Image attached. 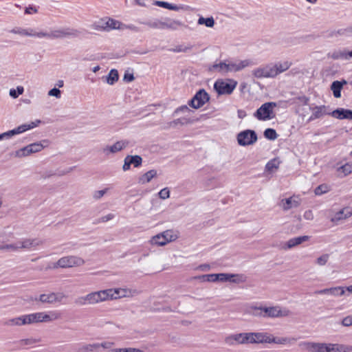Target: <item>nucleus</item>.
I'll return each instance as SVG.
<instances>
[{"label": "nucleus", "mask_w": 352, "mask_h": 352, "mask_svg": "<svg viewBox=\"0 0 352 352\" xmlns=\"http://www.w3.org/2000/svg\"><path fill=\"white\" fill-rule=\"evenodd\" d=\"M251 64L252 61L250 60H226L219 63H214L210 67V70L216 71L221 74H226L228 73L239 72Z\"/></svg>", "instance_id": "nucleus-1"}, {"label": "nucleus", "mask_w": 352, "mask_h": 352, "mask_svg": "<svg viewBox=\"0 0 352 352\" xmlns=\"http://www.w3.org/2000/svg\"><path fill=\"white\" fill-rule=\"evenodd\" d=\"M86 296L88 304H96L108 299H116L120 297L119 289H111L92 292Z\"/></svg>", "instance_id": "nucleus-2"}, {"label": "nucleus", "mask_w": 352, "mask_h": 352, "mask_svg": "<svg viewBox=\"0 0 352 352\" xmlns=\"http://www.w3.org/2000/svg\"><path fill=\"white\" fill-rule=\"evenodd\" d=\"M80 34V32L77 30L67 28H63V29H59V30H55L52 31L50 33L40 32L38 35V38L45 37V38H48L54 39V38H66V37L76 38V37L79 36Z\"/></svg>", "instance_id": "nucleus-3"}, {"label": "nucleus", "mask_w": 352, "mask_h": 352, "mask_svg": "<svg viewBox=\"0 0 352 352\" xmlns=\"http://www.w3.org/2000/svg\"><path fill=\"white\" fill-rule=\"evenodd\" d=\"M237 85V82L232 79H218L214 83V89L219 96L231 94Z\"/></svg>", "instance_id": "nucleus-4"}, {"label": "nucleus", "mask_w": 352, "mask_h": 352, "mask_svg": "<svg viewBox=\"0 0 352 352\" xmlns=\"http://www.w3.org/2000/svg\"><path fill=\"white\" fill-rule=\"evenodd\" d=\"M277 104L274 102H267L263 104L254 113V116L258 120H269L274 118V108Z\"/></svg>", "instance_id": "nucleus-5"}, {"label": "nucleus", "mask_w": 352, "mask_h": 352, "mask_svg": "<svg viewBox=\"0 0 352 352\" xmlns=\"http://www.w3.org/2000/svg\"><path fill=\"white\" fill-rule=\"evenodd\" d=\"M39 123H41V120H36L34 122H31L30 124H21L14 129L1 133L0 140H2L3 139H9L15 135H18L28 130L32 129L37 126Z\"/></svg>", "instance_id": "nucleus-6"}, {"label": "nucleus", "mask_w": 352, "mask_h": 352, "mask_svg": "<svg viewBox=\"0 0 352 352\" xmlns=\"http://www.w3.org/2000/svg\"><path fill=\"white\" fill-rule=\"evenodd\" d=\"M210 100V96L204 89H200L188 101V104L197 109L203 107Z\"/></svg>", "instance_id": "nucleus-7"}, {"label": "nucleus", "mask_w": 352, "mask_h": 352, "mask_svg": "<svg viewBox=\"0 0 352 352\" xmlns=\"http://www.w3.org/2000/svg\"><path fill=\"white\" fill-rule=\"evenodd\" d=\"M237 142L240 146H245L252 145L257 141V134L252 129H246L238 133Z\"/></svg>", "instance_id": "nucleus-8"}, {"label": "nucleus", "mask_w": 352, "mask_h": 352, "mask_svg": "<svg viewBox=\"0 0 352 352\" xmlns=\"http://www.w3.org/2000/svg\"><path fill=\"white\" fill-rule=\"evenodd\" d=\"M85 263L84 260L76 256H68L60 258L55 264L54 267L62 268L80 266Z\"/></svg>", "instance_id": "nucleus-9"}, {"label": "nucleus", "mask_w": 352, "mask_h": 352, "mask_svg": "<svg viewBox=\"0 0 352 352\" xmlns=\"http://www.w3.org/2000/svg\"><path fill=\"white\" fill-rule=\"evenodd\" d=\"M231 282V283H239L242 282V276L235 274H212V282Z\"/></svg>", "instance_id": "nucleus-10"}, {"label": "nucleus", "mask_w": 352, "mask_h": 352, "mask_svg": "<svg viewBox=\"0 0 352 352\" xmlns=\"http://www.w3.org/2000/svg\"><path fill=\"white\" fill-rule=\"evenodd\" d=\"M234 340L239 344H252V332L251 333H241L232 335L226 338V343L232 344V341Z\"/></svg>", "instance_id": "nucleus-11"}, {"label": "nucleus", "mask_w": 352, "mask_h": 352, "mask_svg": "<svg viewBox=\"0 0 352 352\" xmlns=\"http://www.w3.org/2000/svg\"><path fill=\"white\" fill-rule=\"evenodd\" d=\"M252 73L256 78H274L271 63L257 67Z\"/></svg>", "instance_id": "nucleus-12"}, {"label": "nucleus", "mask_w": 352, "mask_h": 352, "mask_svg": "<svg viewBox=\"0 0 352 352\" xmlns=\"http://www.w3.org/2000/svg\"><path fill=\"white\" fill-rule=\"evenodd\" d=\"M264 318H278L289 315V310H281L279 307H263Z\"/></svg>", "instance_id": "nucleus-13"}, {"label": "nucleus", "mask_w": 352, "mask_h": 352, "mask_svg": "<svg viewBox=\"0 0 352 352\" xmlns=\"http://www.w3.org/2000/svg\"><path fill=\"white\" fill-rule=\"evenodd\" d=\"M305 346L310 352H327L328 344L319 342H304L300 346Z\"/></svg>", "instance_id": "nucleus-14"}, {"label": "nucleus", "mask_w": 352, "mask_h": 352, "mask_svg": "<svg viewBox=\"0 0 352 352\" xmlns=\"http://www.w3.org/2000/svg\"><path fill=\"white\" fill-rule=\"evenodd\" d=\"M155 6L166 8L170 10L179 11V10H188L190 8L186 5H175L170 3L166 1H155L153 3Z\"/></svg>", "instance_id": "nucleus-15"}, {"label": "nucleus", "mask_w": 352, "mask_h": 352, "mask_svg": "<svg viewBox=\"0 0 352 352\" xmlns=\"http://www.w3.org/2000/svg\"><path fill=\"white\" fill-rule=\"evenodd\" d=\"M328 114L339 120H352V110L351 109L338 108Z\"/></svg>", "instance_id": "nucleus-16"}, {"label": "nucleus", "mask_w": 352, "mask_h": 352, "mask_svg": "<svg viewBox=\"0 0 352 352\" xmlns=\"http://www.w3.org/2000/svg\"><path fill=\"white\" fill-rule=\"evenodd\" d=\"M129 142L126 140L118 141L112 146H107L105 148H104L103 153L106 155H108L109 153H116L122 151L123 148L127 146Z\"/></svg>", "instance_id": "nucleus-17"}, {"label": "nucleus", "mask_w": 352, "mask_h": 352, "mask_svg": "<svg viewBox=\"0 0 352 352\" xmlns=\"http://www.w3.org/2000/svg\"><path fill=\"white\" fill-rule=\"evenodd\" d=\"M64 296L60 293H50L49 294H41L39 296V300L43 303L52 304L56 302H60Z\"/></svg>", "instance_id": "nucleus-18"}, {"label": "nucleus", "mask_w": 352, "mask_h": 352, "mask_svg": "<svg viewBox=\"0 0 352 352\" xmlns=\"http://www.w3.org/2000/svg\"><path fill=\"white\" fill-rule=\"evenodd\" d=\"M271 64L274 78L278 74L287 71L292 65V63L289 61L277 62L275 63H272Z\"/></svg>", "instance_id": "nucleus-19"}, {"label": "nucleus", "mask_w": 352, "mask_h": 352, "mask_svg": "<svg viewBox=\"0 0 352 352\" xmlns=\"http://www.w3.org/2000/svg\"><path fill=\"white\" fill-rule=\"evenodd\" d=\"M316 294H327V295H331V296H342L345 291L343 287H331V288H327L321 290H318L316 292Z\"/></svg>", "instance_id": "nucleus-20"}, {"label": "nucleus", "mask_w": 352, "mask_h": 352, "mask_svg": "<svg viewBox=\"0 0 352 352\" xmlns=\"http://www.w3.org/2000/svg\"><path fill=\"white\" fill-rule=\"evenodd\" d=\"M10 32L19 34L21 36H34V37H38V33L35 32L32 28L28 29H23L22 28L16 27L10 30Z\"/></svg>", "instance_id": "nucleus-21"}, {"label": "nucleus", "mask_w": 352, "mask_h": 352, "mask_svg": "<svg viewBox=\"0 0 352 352\" xmlns=\"http://www.w3.org/2000/svg\"><path fill=\"white\" fill-rule=\"evenodd\" d=\"M252 344L270 343V334L267 333L252 332Z\"/></svg>", "instance_id": "nucleus-22"}, {"label": "nucleus", "mask_w": 352, "mask_h": 352, "mask_svg": "<svg viewBox=\"0 0 352 352\" xmlns=\"http://www.w3.org/2000/svg\"><path fill=\"white\" fill-rule=\"evenodd\" d=\"M327 56L333 60H348L346 48L335 50L329 52Z\"/></svg>", "instance_id": "nucleus-23"}, {"label": "nucleus", "mask_w": 352, "mask_h": 352, "mask_svg": "<svg viewBox=\"0 0 352 352\" xmlns=\"http://www.w3.org/2000/svg\"><path fill=\"white\" fill-rule=\"evenodd\" d=\"M42 242L41 241L36 239H26L21 241H19V245H20V249L30 250L32 248H35L39 245Z\"/></svg>", "instance_id": "nucleus-24"}, {"label": "nucleus", "mask_w": 352, "mask_h": 352, "mask_svg": "<svg viewBox=\"0 0 352 352\" xmlns=\"http://www.w3.org/2000/svg\"><path fill=\"white\" fill-rule=\"evenodd\" d=\"M182 25H183V23L178 20L172 19L170 18L164 19V30L168 29L175 30L178 27Z\"/></svg>", "instance_id": "nucleus-25"}, {"label": "nucleus", "mask_w": 352, "mask_h": 352, "mask_svg": "<svg viewBox=\"0 0 352 352\" xmlns=\"http://www.w3.org/2000/svg\"><path fill=\"white\" fill-rule=\"evenodd\" d=\"M351 214L352 212L348 208H344L336 212L335 215L331 218V221L333 222H337L351 217Z\"/></svg>", "instance_id": "nucleus-26"}, {"label": "nucleus", "mask_w": 352, "mask_h": 352, "mask_svg": "<svg viewBox=\"0 0 352 352\" xmlns=\"http://www.w3.org/2000/svg\"><path fill=\"white\" fill-rule=\"evenodd\" d=\"M157 176V170H150L139 177L138 182L142 184L148 183L153 178Z\"/></svg>", "instance_id": "nucleus-27"}, {"label": "nucleus", "mask_w": 352, "mask_h": 352, "mask_svg": "<svg viewBox=\"0 0 352 352\" xmlns=\"http://www.w3.org/2000/svg\"><path fill=\"white\" fill-rule=\"evenodd\" d=\"M151 28L164 30V20L153 19L142 23Z\"/></svg>", "instance_id": "nucleus-28"}, {"label": "nucleus", "mask_w": 352, "mask_h": 352, "mask_svg": "<svg viewBox=\"0 0 352 352\" xmlns=\"http://www.w3.org/2000/svg\"><path fill=\"white\" fill-rule=\"evenodd\" d=\"M326 107L324 105L316 106L313 109V113L309 118V121H312L317 118H320L324 114H327L325 112Z\"/></svg>", "instance_id": "nucleus-29"}, {"label": "nucleus", "mask_w": 352, "mask_h": 352, "mask_svg": "<svg viewBox=\"0 0 352 352\" xmlns=\"http://www.w3.org/2000/svg\"><path fill=\"white\" fill-rule=\"evenodd\" d=\"M309 239L308 236H300L295 238H292L289 239L287 243L286 247L287 248H294L298 245L301 244L302 243L307 241Z\"/></svg>", "instance_id": "nucleus-30"}, {"label": "nucleus", "mask_w": 352, "mask_h": 352, "mask_svg": "<svg viewBox=\"0 0 352 352\" xmlns=\"http://www.w3.org/2000/svg\"><path fill=\"white\" fill-rule=\"evenodd\" d=\"M49 143L50 142L48 140H43L40 142L30 144V146L32 149L33 153H35L42 151L44 148L48 146Z\"/></svg>", "instance_id": "nucleus-31"}, {"label": "nucleus", "mask_w": 352, "mask_h": 352, "mask_svg": "<svg viewBox=\"0 0 352 352\" xmlns=\"http://www.w3.org/2000/svg\"><path fill=\"white\" fill-rule=\"evenodd\" d=\"M296 341V339L294 338H276L270 335V343H276V344H286V343H294Z\"/></svg>", "instance_id": "nucleus-32"}, {"label": "nucleus", "mask_w": 352, "mask_h": 352, "mask_svg": "<svg viewBox=\"0 0 352 352\" xmlns=\"http://www.w3.org/2000/svg\"><path fill=\"white\" fill-rule=\"evenodd\" d=\"M127 161L129 162V164L131 165H133L135 168L140 167L142 164V158L140 155H127L125 157Z\"/></svg>", "instance_id": "nucleus-33"}, {"label": "nucleus", "mask_w": 352, "mask_h": 352, "mask_svg": "<svg viewBox=\"0 0 352 352\" xmlns=\"http://www.w3.org/2000/svg\"><path fill=\"white\" fill-rule=\"evenodd\" d=\"M61 314L57 311H51L50 314L43 312L42 322H51L54 320L60 318Z\"/></svg>", "instance_id": "nucleus-34"}, {"label": "nucleus", "mask_w": 352, "mask_h": 352, "mask_svg": "<svg viewBox=\"0 0 352 352\" xmlns=\"http://www.w3.org/2000/svg\"><path fill=\"white\" fill-rule=\"evenodd\" d=\"M6 324L10 325V326L25 325L26 324L25 315H23V316H21L17 318L10 319L6 322Z\"/></svg>", "instance_id": "nucleus-35"}, {"label": "nucleus", "mask_w": 352, "mask_h": 352, "mask_svg": "<svg viewBox=\"0 0 352 352\" xmlns=\"http://www.w3.org/2000/svg\"><path fill=\"white\" fill-rule=\"evenodd\" d=\"M108 18L102 19L94 23L92 27L96 30H106L108 31Z\"/></svg>", "instance_id": "nucleus-36"}, {"label": "nucleus", "mask_w": 352, "mask_h": 352, "mask_svg": "<svg viewBox=\"0 0 352 352\" xmlns=\"http://www.w3.org/2000/svg\"><path fill=\"white\" fill-rule=\"evenodd\" d=\"M119 75L118 72L115 69H112L110 70L109 74L106 77V81L108 84L113 85L118 80Z\"/></svg>", "instance_id": "nucleus-37"}, {"label": "nucleus", "mask_w": 352, "mask_h": 352, "mask_svg": "<svg viewBox=\"0 0 352 352\" xmlns=\"http://www.w3.org/2000/svg\"><path fill=\"white\" fill-rule=\"evenodd\" d=\"M340 84L339 80H335L331 85V90L333 92V96L336 98L341 97V91L342 87Z\"/></svg>", "instance_id": "nucleus-38"}, {"label": "nucleus", "mask_w": 352, "mask_h": 352, "mask_svg": "<svg viewBox=\"0 0 352 352\" xmlns=\"http://www.w3.org/2000/svg\"><path fill=\"white\" fill-rule=\"evenodd\" d=\"M32 149L31 148L30 144L24 146L15 152V156L17 157H23L32 154Z\"/></svg>", "instance_id": "nucleus-39"}, {"label": "nucleus", "mask_w": 352, "mask_h": 352, "mask_svg": "<svg viewBox=\"0 0 352 352\" xmlns=\"http://www.w3.org/2000/svg\"><path fill=\"white\" fill-rule=\"evenodd\" d=\"M282 201H285L283 204V210H288L292 208H296L299 206V202L296 200L292 199V197H289L285 199L282 200Z\"/></svg>", "instance_id": "nucleus-40"}, {"label": "nucleus", "mask_w": 352, "mask_h": 352, "mask_svg": "<svg viewBox=\"0 0 352 352\" xmlns=\"http://www.w3.org/2000/svg\"><path fill=\"white\" fill-rule=\"evenodd\" d=\"M197 23L199 25H205L208 28H212L214 25V20L212 16L208 18L200 16L198 19Z\"/></svg>", "instance_id": "nucleus-41"}, {"label": "nucleus", "mask_w": 352, "mask_h": 352, "mask_svg": "<svg viewBox=\"0 0 352 352\" xmlns=\"http://www.w3.org/2000/svg\"><path fill=\"white\" fill-rule=\"evenodd\" d=\"M279 164L280 161L278 159H272L267 163L265 166V170L268 172H273L274 170H276L278 168Z\"/></svg>", "instance_id": "nucleus-42"}, {"label": "nucleus", "mask_w": 352, "mask_h": 352, "mask_svg": "<svg viewBox=\"0 0 352 352\" xmlns=\"http://www.w3.org/2000/svg\"><path fill=\"white\" fill-rule=\"evenodd\" d=\"M264 137L269 140H274L277 138L278 134L275 129L272 128L266 129L263 132Z\"/></svg>", "instance_id": "nucleus-43"}, {"label": "nucleus", "mask_w": 352, "mask_h": 352, "mask_svg": "<svg viewBox=\"0 0 352 352\" xmlns=\"http://www.w3.org/2000/svg\"><path fill=\"white\" fill-rule=\"evenodd\" d=\"M338 172L342 173L343 176H346L352 173V164L346 163L338 168Z\"/></svg>", "instance_id": "nucleus-44"}, {"label": "nucleus", "mask_w": 352, "mask_h": 352, "mask_svg": "<svg viewBox=\"0 0 352 352\" xmlns=\"http://www.w3.org/2000/svg\"><path fill=\"white\" fill-rule=\"evenodd\" d=\"M151 243L160 246H163V245H166V242L164 240L163 234L161 233V234H158L154 236L151 239Z\"/></svg>", "instance_id": "nucleus-45"}, {"label": "nucleus", "mask_w": 352, "mask_h": 352, "mask_svg": "<svg viewBox=\"0 0 352 352\" xmlns=\"http://www.w3.org/2000/svg\"><path fill=\"white\" fill-rule=\"evenodd\" d=\"M343 344H328L327 352H342Z\"/></svg>", "instance_id": "nucleus-46"}, {"label": "nucleus", "mask_w": 352, "mask_h": 352, "mask_svg": "<svg viewBox=\"0 0 352 352\" xmlns=\"http://www.w3.org/2000/svg\"><path fill=\"white\" fill-rule=\"evenodd\" d=\"M108 31L113 29H120L121 23L118 21L108 18Z\"/></svg>", "instance_id": "nucleus-47"}, {"label": "nucleus", "mask_w": 352, "mask_h": 352, "mask_svg": "<svg viewBox=\"0 0 352 352\" xmlns=\"http://www.w3.org/2000/svg\"><path fill=\"white\" fill-rule=\"evenodd\" d=\"M192 45L184 46V45H177L175 48L170 49L169 51L173 52H188L189 50L192 49Z\"/></svg>", "instance_id": "nucleus-48"}, {"label": "nucleus", "mask_w": 352, "mask_h": 352, "mask_svg": "<svg viewBox=\"0 0 352 352\" xmlns=\"http://www.w3.org/2000/svg\"><path fill=\"white\" fill-rule=\"evenodd\" d=\"M162 234H163L164 240L165 241L166 244L168 242L175 240L176 239V236L172 234V231L170 230H166Z\"/></svg>", "instance_id": "nucleus-49"}, {"label": "nucleus", "mask_w": 352, "mask_h": 352, "mask_svg": "<svg viewBox=\"0 0 352 352\" xmlns=\"http://www.w3.org/2000/svg\"><path fill=\"white\" fill-rule=\"evenodd\" d=\"M188 122H189V120L188 118H180L174 120L173 121L170 122L169 123V126H175L177 124L184 125V124H186L188 123Z\"/></svg>", "instance_id": "nucleus-50"}, {"label": "nucleus", "mask_w": 352, "mask_h": 352, "mask_svg": "<svg viewBox=\"0 0 352 352\" xmlns=\"http://www.w3.org/2000/svg\"><path fill=\"white\" fill-rule=\"evenodd\" d=\"M23 87L19 86L16 89H11L10 90V96L13 98H16L19 95L22 94L23 92Z\"/></svg>", "instance_id": "nucleus-51"}, {"label": "nucleus", "mask_w": 352, "mask_h": 352, "mask_svg": "<svg viewBox=\"0 0 352 352\" xmlns=\"http://www.w3.org/2000/svg\"><path fill=\"white\" fill-rule=\"evenodd\" d=\"M328 191V188L326 185H320L317 186L314 192L316 195H321Z\"/></svg>", "instance_id": "nucleus-52"}, {"label": "nucleus", "mask_w": 352, "mask_h": 352, "mask_svg": "<svg viewBox=\"0 0 352 352\" xmlns=\"http://www.w3.org/2000/svg\"><path fill=\"white\" fill-rule=\"evenodd\" d=\"M329 258V255L328 254H324L317 258L316 263L319 265H324L328 261Z\"/></svg>", "instance_id": "nucleus-53"}, {"label": "nucleus", "mask_w": 352, "mask_h": 352, "mask_svg": "<svg viewBox=\"0 0 352 352\" xmlns=\"http://www.w3.org/2000/svg\"><path fill=\"white\" fill-rule=\"evenodd\" d=\"M48 95L54 96L56 98H60L61 97V91L56 87H54L48 91Z\"/></svg>", "instance_id": "nucleus-54"}, {"label": "nucleus", "mask_w": 352, "mask_h": 352, "mask_svg": "<svg viewBox=\"0 0 352 352\" xmlns=\"http://www.w3.org/2000/svg\"><path fill=\"white\" fill-rule=\"evenodd\" d=\"M263 307H254L253 308L252 314L254 316L257 317H263L264 318V311H263Z\"/></svg>", "instance_id": "nucleus-55"}, {"label": "nucleus", "mask_w": 352, "mask_h": 352, "mask_svg": "<svg viewBox=\"0 0 352 352\" xmlns=\"http://www.w3.org/2000/svg\"><path fill=\"white\" fill-rule=\"evenodd\" d=\"M113 217H114V214L110 213V214H108L107 215L103 216L101 218L96 220L94 223H101V222H102V223L107 222V221L113 219Z\"/></svg>", "instance_id": "nucleus-56"}, {"label": "nucleus", "mask_w": 352, "mask_h": 352, "mask_svg": "<svg viewBox=\"0 0 352 352\" xmlns=\"http://www.w3.org/2000/svg\"><path fill=\"white\" fill-rule=\"evenodd\" d=\"M158 195L161 199H166L170 196V190L168 188H164L159 192Z\"/></svg>", "instance_id": "nucleus-57"}, {"label": "nucleus", "mask_w": 352, "mask_h": 352, "mask_svg": "<svg viewBox=\"0 0 352 352\" xmlns=\"http://www.w3.org/2000/svg\"><path fill=\"white\" fill-rule=\"evenodd\" d=\"M190 111V109L188 107V106H187V105H182V106H181V107H179L177 108V109L175 110V111H174V113H173V116L177 115V114H178V113H185L189 112Z\"/></svg>", "instance_id": "nucleus-58"}, {"label": "nucleus", "mask_w": 352, "mask_h": 352, "mask_svg": "<svg viewBox=\"0 0 352 352\" xmlns=\"http://www.w3.org/2000/svg\"><path fill=\"white\" fill-rule=\"evenodd\" d=\"M5 250H12L15 251L18 249H20V245H19V241L16 243L13 244H6L4 245Z\"/></svg>", "instance_id": "nucleus-59"}, {"label": "nucleus", "mask_w": 352, "mask_h": 352, "mask_svg": "<svg viewBox=\"0 0 352 352\" xmlns=\"http://www.w3.org/2000/svg\"><path fill=\"white\" fill-rule=\"evenodd\" d=\"M195 278H197L202 282H212V274L198 276L195 277Z\"/></svg>", "instance_id": "nucleus-60"}, {"label": "nucleus", "mask_w": 352, "mask_h": 352, "mask_svg": "<svg viewBox=\"0 0 352 352\" xmlns=\"http://www.w3.org/2000/svg\"><path fill=\"white\" fill-rule=\"evenodd\" d=\"M338 33L347 36H352V25L343 30H340Z\"/></svg>", "instance_id": "nucleus-61"}, {"label": "nucleus", "mask_w": 352, "mask_h": 352, "mask_svg": "<svg viewBox=\"0 0 352 352\" xmlns=\"http://www.w3.org/2000/svg\"><path fill=\"white\" fill-rule=\"evenodd\" d=\"M133 80H134L133 74L129 73V72L126 71L124 75L123 80L126 82H132Z\"/></svg>", "instance_id": "nucleus-62"}, {"label": "nucleus", "mask_w": 352, "mask_h": 352, "mask_svg": "<svg viewBox=\"0 0 352 352\" xmlns=\"http://www.w3.org/2000/svg\"><path fill=\"white\" fill-rule=\"evenodd\" d=\"M76 304L78 305H85L88 304L87 296H81L76 299Z\"/></svg>", "instance_id": "nucleus-63"}, {"label": "nucleus", "mask_w": 352, "mask_h": 352, "mask_svg": "<svg viewBox=\"0 0 352 352\" xmlns=\"http://www.w3.org/2000/svg\"><path fill=\"white\" fill-rule=\"evenodd\" d=\"M342 324L345 327L352 326V316H349L344 318L342 321Z\"/></svg>", "instance_id": "nucleus-64"}]
</instances>
